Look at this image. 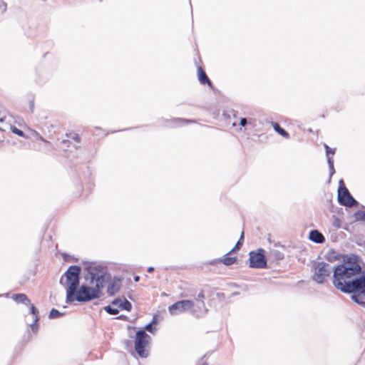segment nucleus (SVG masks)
<instances>
[{
	"label": "nucleus",
	"instance_id": "1",
	"mask_svg": "<svg viewBox=\"0 0 365 365\" xmlns=\"http://www.w3.org/2000/svg\"><path fill=\"white\" fill-rule=\"evenodd\" d=\"M364 271L360 264L359 257L352 255L344 259L342 264L336 266L334 269L333 284L336 287V282H346L357 275L361 274Z\"/></svg>",
	"mask_w": 365,
	"mask_h": 365
},
{
	"label": "nucleus",
	"instance_id": "2",
	"mask_svg": "<svg viewBox=\"0 0 365 365\" xmlns=\"http://www.w3.org/2000/svg\"><path fill=\"white\" fill-rule=\"evenodd\" d=\"M336 289L344 293L351 294V299L359 305H365V272L355 277L341 282H336Z\"/></svg>",
	"mask_w": 365,
	"mask_h": 365
},
{
	"label": "nucleus",
	"instance_id": "3",
	"mask_svg": "<svg viewBox=\"0 0 365 365\" xmlns=\"http://www.w3.org/2000/svg\"><path fill=\"white\" fill-rule=\"evenodd\" d=\"M85 279L90 284L96 287L101 290L110 279L107 268L96 262H89L85 267Z\"/></svg>",
	"mask_w": 365,
	"mask_h": 365
},
{
	"label": "nucleus",
	"instance_id": "4",
	"mask_svg": "<svg viewBox=\"0 0 365 365\" xmlns=\"http://www.w3.org/2000/svg\"><path fill=\"white\" fill-rule=\"evenodd\" d=\"M101 294V290L93 285L89 286V284H79L78 288L73 292V296H71V299L66 297V302L67 304H71L74 301L86 302L98 299Z\"/></svg>",
	"mask_w": 365,
	"mask_h": 365
},
{
	"label": "nucleus",
	"instance_id": "5",
	"mask_svg": "<svg viewBox=\"0 0 365 365\" xmlns=\"http://www.w3.org/2000/svg\"><path fill=\"white\" fill-rule=\"evenodd\" d=\"M81 268L76 265L70 266L60 279V284L65 287L66 297L71 299L73 292L78 288L80 284Z\"/></svg>",
	"mask_w": 365,
	"mask_h": 365
},
{
	"label": "nucleus",
	"instance_id": "6",
	"mask_svg": "<svg viewBox=\"0 0 365 365\" xmlns=\"http://www.w3.org/2000/svg\"><path fill=\"white\" fill-rule=\"evenodd\" d=\"M151 337L145 330H138L135 334V351L141 358H147L149 355L148 345Z\"/></svg>",
	"mask_w": 365,
	"mask_h": 365
},
{
	"label": "nucleus",
	"instance_id": "7",
	"mask_svg": "<svg viewBox=\"0 0 365 365\" xmlns=\"http://www.w3.org/2000/svg\"><path fill=\"white\" fill-rule=\"evenodd\" d=\"M312 279L317 284H324L331 273V266L324 262H316L312 266Z\"/></svg>",
	"mask_w": 365,
	"mask_h": 365
},
{
	"label": "nucleus",
	"instance_id": "8",
	"mask_svg": "<svg viewBox=\"0 0 365 365\" xmlns=\"http://www.w3.org/2000/svg\"><path fill=\"white\" fill-rule=\"evenodd\" d=\"M338 201L341 205L353 207L358 205V202L351 196L348 189L344 185L343 180L339 182Z\"/></svg>",
	"mask_w": 365,
	"mask_h": 365
},
{
	"label": "nucleus",
	"instance_id": "9",
	"mask_svg": "<svg viewBox=\"0 0 365 365\" xmlns=\"http://www.w3.org/2000/svg\"><path fill=\"white\" fill-rule=\"evenodd\" d=\"M263 249L259 248L257 252L252 251L250 255V267L252 268L262 269L267 267V259L264 254Z\"/></svg>",
	"mask_w": 365,
	"mask_h": 365
},
{
	"label": "nucleus",
	"instance_id": "10",
	"mask_svg": "<svg viewBox=\"0 0 365 365\" xmlns=\"http://www.w3.org/2000/svg\"><path fill=\"white\" fill-rule=\"evenodd\" d=\"M194 306V301L183 299L169 306L168 309L170 315L175 316L188 310L191 312V309L193 308Z\"/></svg>",
	"mask_w": 365,
	"mask_h": 365
},
{
	"label": "nucleus",
	"instance_id": "11",
	"mask_svg": "<svg viewBox=\"0 0 365 365\" xmlns=\"http://www.w3.org/2000/svg\"><path fill=\"white\" fill-rule=\"evenodd\" d=\"M208 312L204 301L195 302V306L191 309V314L195 317H202Z\"/></svg>",
	"mask_w": 365,
	"mask_h": 365
},
{
	"label": "nucleus",
	"instance_id": "12",
	"mask_svg": "<svg viewBox=\"0 0 365 365\" xmlns=\"http://www.w3.org/2000/svg\"><path fill=\"white\" fill-rule=\"evenodd\" d=\"M27 306H29L30 307L29 314L33 316L32 322L29 324V326L31 327L32 331L36 334L38 329V310L31 302L30 304H27Z\"/></svg>",
	"mask_w": 365,
	"mask_h": 365
},
{
	"label": "nucleus",
	"instance_id": "13",
	"mask_svg": "<svg viewBox=\"0 0 365 365\" xmlns=\"http://www.w3.org/2000/svg\"><path fill=\"white\" fill-rule=\"evenodd\" d=\"M324 148L327 153V163L329 165V178H331V176L335 173V170L334 167V160L331 157L329 156L330 154L334 155L335 153V148H331L327 145H324Z\"/></svg>",
	"mask_w": 365,
	"mask_h": 365
},
{
	"label": "nucleus",
	"instance_id": "14",
	"mask_svg": "<svg viewBox=\"0 0 365 365\" xmlns=\"http://www.w3.org/2000/svg\"><path fill=\"white\" fill-rule=\"evenodd\" d=\"M112 304L116 306L118 308L128 312L132 309L131 303L126 299L123 300L120 298H116L112 302Z\"/></svg>",
	"mask_w": 365,
	"mask_h": 365
},
{
	"label": "nucleus",
	"instance_id": "15",
	"mask_svg": "<svg viewBox=\"0 0 365 365\" xmlns=\"http://www.w3.org/2000/svg\"><path fill=\"white\" fill-rule=\"evenodd\" d=\"M309 239L311 241L318 244L323 243L325 241V238L323 235L317 230H313L310 231Z\"/></svg>",
	"mask_w": 365,
	"mask_h": 365
},
{
	"label": "nucleus",
	"instance_id": "16",
	"mask_svg": "<svg viewBox=\"0 0 365 365\" xmlns=\"http://www.w3.org/2000/svg\"><path fill=\"white\" fill-rule=\"evenodd\" d=\"M197 76L198 80L201 84H207L209 86H212V83L211 81L209 79L206 73L201 66L197 67Z\"/></svg>",
	"mask_w": 365,
	"mask_h": 365
},
{
	"label": "nucleus",
	"instance_id": "17",
	"mask_svg": "<svg viewBox=\"0 0 365 365\" xmlns=\"http://www.w3.org/2000/svg\"><path fill=\"white\" fill-rule=\"evenodd\" d=\"M192 122H194V120H185L183 118H173V119L166 120L165 125L169 126V127H177V126L182 125L185 123H192Z\"/></svg>",
	"mask_w": 365,
	"mask_h": 365
},
{
	"label": "nucleus",
	"instance_id": "18",
	"mask_svg": "<svg viewBox=\"0 0 365 365\" xmlns=\"http://www.w3.org/2000/svg\"><path fill=\"white\" fill-rule=\"evenodd\" d=\"M12 299L19 304H30V299L25 294H15L12 296Z\"/></svg>",
	"mask_w": 365,
	"mask_h": 365
},
{
	"label": "nucleus",
	"instance_id": "19",
	"mask_svg": "<svg viewBox=\"0 0 365 365\" xmlns=\"http://www.w3.org/2000/svg\"><path fill=\"white\" fill-rule=\"evenodd\" d=\"M272 127H273L274 130L277 133H279L280 135H282V137H284L285 138H289V134L288 133V132H287L284 128H282L279 125V123H275V122H272Z\"/></svg>",
	"mask_w": 365,
	"mask_h": 365
},
{
	"label": "nucleus",
	"instance_id": "20",
	"mask_svg": "<svg viewBox=\"0 0 365 365\" xmlns=\"http://www.w3.org/2000/svg\"><path fill=\"white\" fill-rule=\"evenodd\" d=\"M157 322H158L157 317L154 316L153 317L151 322L148 324L147 325H145V327L144 328L145 331H148V332H150L151 334H154L155 331H156V328L154 327V325L156 324Z\"/></svg>",
	"mask_w": 365,
	"mask_h": 365
},
{
	"label": "nucleus",
	"instance_id": "21",
	"mask_svg": "<svg viewBox=\"0 0 365 365\" xmlns=\"http://www.w3.org/2000/svg\"><path fill=\"white\" fill-rule=\"evenodd\" d=\"M120 289V285L118 283L112 282L108 284L107 288V292L110 296L114 295L116 292H118Z\"/></svg>",
	"mask_w": 365,
	"mask_h": 365
},
{
	"label": "nucleus",
	"instance_id": "22",
	"mask_svg": "<svg viewBox=\"0 0 365 365\" xmlns=\"http://www.w3.org/2000/svg\"><path fill=\"white\" fill-rule=\"evenodd\" d=\"M324 259L329 262H333V261L338 259L339 257L335 251L330 250L325 254Z\"/></svg>",
	"mask_w": 365,
	"mask_h": 365
},
{
	"label": "nucleus",
	"instance_id": "23",
	"mask_svg": "<svg viewBox=\"0 0 365 365\" xmlns=\"http://www.w3.org/2000/svg\"><path fill=\"white\" fill-rule=\"evenodd\" d=\"M243 241H244V232L242 231L241 233L240 237L238 240V241L237 242V243L235 244V247L227 255H230L231 252L240 250L241 248V247L242 246Z\"/></svg>",
	"mask_w": 365,
	"mask_h": 365
},
{
	"label": "nucleus",
	"instance_id": "24",
	"mask_svg": "<svg viewBox=\"0 0 365 365\" xmlns=\"http://www.w3.org/2000/svg\"><path fill=\"white\" fill-rule=\"evenodd\" d=\"M228 255H226L222 259H220V261L222 262L224 264L227 266L233 264L237 260L236 257H229Z\"/></svg>",
	"mask_w": 365,
	"mask_h": 365
},
{
	"label": "nucleus",
	"instance_id": "25",
	"mask_svg": "<svg viewBox=\"0 0 365 365\" xmlns=\"http://www.w3.org/2000/svg\"><path fill=\"white\" fill-rule=\"evenodd\" d=\"M63 314H64L63 313L60 312L58 310H57L56 309H52L50 311L48 317L50 319H56V318H58L60 317H62Z\"/></svg>",
	"mask_w": 365,
	"mask_h": 365
},
{
	"label": "nucleus",
	"instance_id": "26",
	"mask_svg": "<svg viewBox=\"0 0 365 365\" xmlns=\"http://www.w3.org/2000/svg\"><path fill=\"white\" fill-rule=\"evenodd\" d=\"M104 309L106 310V312L108 314H111V315L117 314L119 312L118 308H114V307H111L110 305L105 307Z\"/></svg>",
	"mask_w": 365,
	"mask_h": 365
},
{
	"label": "nucleus",
	"instance_id": "27",
	"mask_svg": "<svg viewBox=\"0 0 365 365\" xmlns=\"http://www.w3.org/2000/svg\"><path fill=\"white\" fill-rule=\"evenodd\" d=\"M354 217L356 220L365 221V211L358 210L354 213Z\"/></svg>",
	"mask_w": 365,
	"mask_h": 365
},
{
	"label": "nucleus",
	"instance_id": "28",
	"mask_svg": "<svg viewBox=\"0 0 365 365\" xmlns=\"http://www.w3.org/2000/svg\"><path fill=\"white\" fill-rule=\"evenodd\" d=\"M204 299H205V294H204V291L203 290H201L198 294L195 297V302H200V301H204Z\"/></svg>",
	"mask_w": 365,
	"mask_h": 365
},
{
	"label": "nucleus",
	"instance_id": "29",
	"mask_svg": "<svg viewBox=\"0 0 365 365\" xmlns=\"http://www.w3.org/2000/svg\"><path fill=\"white\" fill-rule=\"evenodd\" d=\"M11 131H12V133L16 134L17 135H19L20 137H24V132L15 126L11 128Z\"/></svg>",
	"mask_w": 365,
	"mask_h": 365
},
{
	"label": "nucleus",
	"instance_id": "30",
	"mask_svg": "<svg viewBox=\"0 0 365 365\" xmlns=\"http://www.w3.org/2000/svg\"><path fill=\"white\" fill-rule=\"evenodd\" d=\"M7 10V4L1 0L0 1V11L1 14H4Z\"/></svg>",
	"mask_w": 365,
	"mask_h": 365
},
{
	"label": "nucleus",
	"instance_id": "31",
	"mask_svg": "<svg viewBox=\"0 0 365 365\" xmlns=\"http://www.w3.org/2000/svg\"><path fill=\"white\" fill-rule=\"evenodd\" d=\"M247 124V120L245 118H242L240 119V125L242 127H245Z\"/></svg>",
	"mask_w": 365,
	"mask_h": 365
},
{
	"label": "nucleus",
	"instance_id": "32",
	"mask_svg": "<svg viewBox=\"0 0 365 365\" xmlns=\"http://www.w3.org/2000/svg\"><path fill=\"white\" fill-rule=\"evenodd\" d=\"M72 139L74 140L75 141L78 142V143L80 142V140H81V138H80V136L78 134H74L72 136Z\"/></svg>",
	"mask_w": 365,
	"mask_h": 365
},
{
	"label": "nucleus",
	"instance_id": "33",
	"mask_svg": "<svg viewBox=\"0 0 365 365\" xmlns=\"http://www.w3.org/2000/svg\"><path fill=\"white\" fill-rule=\"evenodd\" d=\"M153 270H154V268L153 267H150L148 268V272H152Z\"/></svg>",
	"mask_w": 365,
	"mask_h": 365
},
{
	"label": "nucleus",
	"instance_id": "34",
	"mask_svg": "<svg viewBox=\"0 0 365 365\" xmlns=\"http://www.w3.org/2000/svg\"><path fill=\"white\" fill-rule=\"evenodd\" d=\"M125 318H126V316H125V315H120L119 317H117V319H125Z\"/></svg>",
	"mask_w": 365,
	"mask_h": 365
},
{
	"label": "nucleus",
	"instance_id": "35",
	"mask_svg": "<svg viewBox=\"0 0 365 365\" xmlns=\"http://www.w3.org/2000/svg\"><path fill=\"white\" fill-rule=\"evenodd\" d=\"M134 280H135V282H138L140 280V277L139 276H135L134 277Z\"/></svg>",
	"mask_w": 365,
	"mask_h": 365
},
{
	"label": "nucleus",
	"instance_id": "36",
	"mask_svg": "<svg viewBox=\"0 0 365 365\" xmlns=\"http://www.w3.org/2000/svg\"><path fill=\"white\" fill-rule=\"evenodd\" d=\"M197 365H208V364L207 362L200 363V361H199Z\"/></svg>",
	"mask_w": 365,
	"mask_h": 365
},
{
	"label": "nucleus",
	"instance_id": "37",
	"mask_svg": "<svg viewBox=\"0 0 365 365\" xmlns=\"http://www.w3.org/2000/svg\"><path fill=\"white\" fill-rule=\"evenodd\" d=\"M39 139L42 141H46L41 136H39Z\"/></svg>",
	"mask_w": 365,
	"mask_h": 365
},
{
	"label": "nucleus",
	"instance_id": "38",
	"mask_svg": "<svg viewBox=\"0 0 365 365\" xmlns=\"http://www.w3.org/2000/svg\"><path fill=\"white\" fill-rule=\"evenodd\" d=\"M34 108V105H31V108Z\"/></svg>",
	"mask_w": 365,
	"mask_h": 365
}]
</instances>
